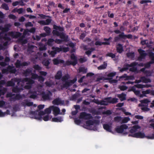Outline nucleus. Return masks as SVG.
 Segmentation results:
<instances>
[{
  "label": "nucleus",
  "instance_id": "nucleus-1",
  "mask_svg": "<svg viewBox=\"0 0 154 154\" xmlns=\"http://www.w3.org/2000/svg\"><path fill=\"white\" fill-rule=\"evenodd\" d=\"M70 75L68 74L65 75L61 78V80L63 82L60 87L61 88H66L67 89L72 84H74L77 81L76 78H74L72 80L68 79L70 78Z\"/></svg>",
  "mask_w": 154,
  "mask_h": 154
},
{
  "label": "nucleus",
  "instance_id": "nucleus-2",
  "mask_svg": "<svg viewBox=\"0 0 154 154\" xmlns=\"http://www.w3.org/2000/svg\"><path fill=\"white\" fill-rule=\"evenodd\" d=\"M45 114V112L41 111L39 112L38 111H31L30 112V115L33 116L32 117L34 119L39 120H41L42 119V116Z\"/></svg>",
  "mask_w": 154,
  "mask_h": 154
},
{
  "label": "nucleus",
  "instance_id": "nucleus-3",
  "mask_svg": "<svg viewBox=\"0 0 154 154\" xmlns=\"http://www.w3.org/2000/svg\"><path fill=\"white\" fill-rule=\"evenodd\" d=\"M133 36L131 34L125 35L123 32H121L120 34H119L117 36H116L114 38V41L115 42H117L119 41L121 39H125L126 38L128 39L132 38Z\"/></svg>",
  "mask_w": 154,
  "mask_h": 154
},
{
  "label": "nucleus",
  "instance_id": "nucleus-4",
  "mask_svg": "<svg viewBox=\"0 0 154 154\" xmlns=\"http://www.w3.org/2000/svg\"><path fill=\"white\" fill-rule=\"evenodd\" d=\"M23 81L26 82V85L24 87V88L26 89H31L32 87V84L35 83L34 81L30 78H25L23 79Z\"/></svg>",
  "mask_w": 154,
  "mask_h": 154
},
{
  "label": "nucleus",
  "instance_id": "nucleus-5",
  "mask_svg": "<svg viewBox=\"0 0 154 154\" xmlns=\"http://www.w3.org/2000/svg\"><path fill=\"white\" fill-rule=\"evenodd\" d=\"M41 95L43 100H51L52 93L50 91L47 90L46 91H42L41 93Z\"/></svg>",
  "mask_w": 154,
  "mask_h": 154
},
{
  "label": "nucleus",
  "instance_id": "nucleus-6",
  "mask_svg": "<svg viewBox=\"0 0 154 154\" xmlns=\"http://www.w3.org/2000/svg\"><path fill=\"white\" fill-rule=\"evenodd\" d=\"M70 59L73 60V61H66L65 63V65L69 66L72 65L73 66H75L78 63V60L76 57L75 55L74 54H72L70 56Z\"/></svg>",
  "mask_w": 154,
  "mask_h": 154
},
{
  "label": "nucleus",
  "instance_id": "nucleus-7",
  "mask_svg": "<svg viewBox=\"0 0 154 154\" xmlns=\"http://www.w3.org/2000/svg\"><path fill=\"white\" fill-rule=\"evenodd\" d=\"M148 55L151 60L145 64L144 66L146 68H150L151 64H154V53L152 52H150L148 53Z\"/></svg>",
  "mask_w": 154,
  "mask_h": 154
},
{
  "label": "nucleus",
  "instance_id": "nucleus-8",
  "mask_svg": "<svg viewBox=\"0 0 154 154\" xmlns=\"http://www.w3.org/2000/svg\"><path fill=\"white\" fill-rule=\"evenodd\" d=\"M128 128V126L125 124H123L120 126H118L115 128V131L118 133H122L124 130Z\"/></svg>",
  "mask_w": 154,
  "mask_h": 154
},
{
  "label": "nucleus",
  "instance_id": "nucleus-9",
  "mask_svg": "<svg viewBox=\"0 0 154 154\" xmlns=\"http://www.w3.org/2000/svg\"><path fill=\"white\" fill-rule=\"evenodd\" d=\"M6 82L5 80H3L0 81V94L1 95H4L7 91V89L5 88H3L2 85L6 84Z\"/></svg>",
  "mask_w": 154,
  "mask_h": 154
},
{
  "label": "nucleus",
  "instance_id": "nucleus-10",
  "mask_svg": "<svg viewBox=\"0 0 154 154\" xmlns=\"http://www.w3.org/2000/svg\"><path fill=\"white\" fill-rule=\"evenodd\" d=\"M80 118L85 120H88L92 119V116L89 113H87L85 112H82L80 114Z\"/></svg>",
  "mask_w": 154,
  "mask_h": 154
},
{
  "label": "nucleus",
  "instance_id": "nucleus-11",
  "mask_svg": "<svg viewBox=\"0 0 154 154\" xmlns=\"http://www.w3.org/2000/svg\"><path fill=\"white\" fill-rule=\"evenodd\" d=\"M128 136L137 138H143L145 137V135L144 133L139 132L134 134H129Z\"/></svg>",
  "mask_w": 154,
  "mask_h": 154
},
{
  "label": "nucleus",
  "instance_id": "nucleus-12",
  "mask_svg": "<svg viewBox=\"0 0 154 154\" xmlns=\"http://www.w3.org/2000/svg\"><path fill=\"white\" fill-rule=\"evenodd\" d=\"M106 102L112 104H115L118 102V99L114 97L112 98L111 97H107L104 98Z\"/></svg>",
  "mask_w": 154,
  "mask_h": 154
},
{
  "label": "nucleus",
  "instance_id": "nucleus-13",
  "mask_svg": "<svg viewBox=\"0 0 154 154\" xmlns=\"http://www.w3.org/2000/svg\"><path fill=\"white\" fill-rule=\"evenodd\" d=\"M138 51L140 54V56L138 58L139 60L141 61L143 59H144L147 55L145 51L143 49H139L138 50Z\"/></svg>",
  "mask_w": 154,
  "mask_h": 154
},
{
  "label": "nucleus",
  "instance_id": "nucleus-14",
  "mask_svg": "<svg viewBox=\"0 0 154 154\" xmlns=\"http://www.w3.org/2000/svg\"><path fill=\"white\" fill-rule=\"evenodd\" d=\"M52 20L50 18L46 19L45 21V20H42L38 21V22L41 25H49L51 22Z\"/></svg>",
  "mask_w": 154,
  "mask_h": 154
},
{
  "label": "nucleus",
  "instance_id": "nucleus-15",
  "mask_svg": "<svg viewBox=\"0 0 154 154\" xmlns=\"http://www.w3.org/2000/svg\"><path fill=\"white\" fill-rule=\"evenodd\" d=\"M29 94H30L29 97L30 98L35 99L37 97V92L35 91H33L32 90L29 89Z\"/></svg>",
  "mask_w": 154,
  "mask_h": 154
},
{
  "label": "nucleus",
  "instance_id": "nucleus-16",
  "mask_svg": "<svg viewBox=\"0 0 154 154\" xmlns=\"http://www.w3.org/2000/svg\"><path fill=\"white\" fill-rule=\"evenodd\" d=\"M51 108L55 116H57L60 113V110L58 107L53 106H51Z\"/></svg>",
  "mask_w": 154,
  "mask_h": 154
},
{
  "label": "nucleus",
  "instance_id": "nucleus-17",
  "mask_svg": "<svg viewBox=\"0 0 154 154\" xmlns=\"http://www.w3.org/2000/svg\"><path fill=\"white\" fill-rule=\"evenodd\" d=\"M12 25L10 23H8L5 24V27H2L1 31L2 33H4L8 32L10 28L11 27Z\"/></svg>",
  "mask_w": 154,
  "mask_h": 154
},
{
  "label": "nucleus",
  "instance_id": "nucleus-18",
  "mask_svg": "<svg viewBox=\"0 0 154 154\" xmlns=\"http://www.w3.org/2000/svg\"><path fill=\"white\" fill-rule=\"evenodd\" d=\"M8 35L13 38H17L19 37V32H9Z\"/></svg>",
  "mask_w": 154,
  "mask_h": 154
},
{
  "label": "nucleus",
  "instance_id": "nucleus-19",
  "mask_svg": "<svg viewBox=\"0 0 154 154\" xmlns=\"http://www.w3.org/2000/svg\"><path fill=\"white\" fill-rule=\"evenodd\" d=\"M117 96L120 99L121 101H123L126 99V94L124 93L117 94Z\"/></svg>",
  "mask_w": 154,
  "mask_h": 154
},
{
  "label": "nucleus",
  "instance_id": "nucleus-20",
  "mask_svg": "<svg viewBox=\"0 0 154 154\" xmlns=\"http://www.w3.org/2000/svg\"><path fill=\"white\" fill-rule=\"evenodd\" d=\"M116 51L118 53H121L123 51V47L122 45L121 44H118L116 45Z\"/></svg>",
  "mask_w": 154,
  "mask_h": 154
},
{
  "label": "nucleus",
  "instance_id": "nucleus-21",
  "mask_svg": "<svg viewBox=\"0 0 154 154\" xmlns=\"http://www.w3.org/2000/svg\"><path fill=\"white\" fill-rule=\"evenodd\" d=\"M10 60V59L9 57H6L5 58V62H0V66L2 67L8 65V64L6 63V62H9Z\"/></svg>",
  "mask_w": 154,
  "mask_h": 154
},
{
  "label": "nucleus",
  "instance_id": "nucleus-22",
  "mask_svg": "<svg viewBox=\"0 0 154 154\" xmlns=\"http://www.w3.org/2000/svg\"><path fill=\"white\" fill-rule=\"evenodd\" d=\"M59 36H60V38L63 39L62 40L63 41L66 42L67 41L68 36L67 35L66 36L64 33L60 32Z\"/></svg>",
  "mask_w": 154,
  "mask_h": 154
},
{
  "label": "nucleus",
  "instance_id": "nucleus-23",
  "mask_svg": "<svg viewBox=\"0 0 154 154\" xmlns=\"http://www.w3.org/2000/svg\"><path fill=\"white\" fill-rule=\"evenodd\" d=\"M138 64V63L136 62H134L131 63L130 64H127L125 67L126 70L128 69L129 68L133 66H136Z\"/></svg>",
  "mask_w": 154,
  "mask_h": 154
},
{
  "label": "nucleus",
  "instance_id": "nucleus-24",
  "mask_svg": "<svg viewBox=\"0 0 154 154\" xmlns=\"http://www.w3.org/2000/svg\"><path fill=\"white\" fill-rule=\"evenodd\" d=\"M54 64L57 65L59 63H64V61L63 60L58 59L57 58H55L53 60Z\"/></svg>",
  "mask_w": 154,
  "mask_h": 154
},
{
  "label": "nucleus",
  "instance_id": "nucleus-25",
  "mask_svg": "<svg viewBox=\"0 0 154 154\" xmlns=\"http://www.w3.org/2000/svg\"><path fill=\"white\" fill-rule=\"evenodd\" d=\"M110 42H101L99 41H97L95 43V45L96 46H101L102 45H110Z\"/></svg>",
  "mask_w": 154,
  "mask_h": 154
},
{
  "label": "nucleus",
  "instance_id": "nucleus-26",
  "mask_svg": "<svg viewBox=\"0 0 154 154\" xmlns=\"http://www.w3.org/2000/svg\"><path fill=\"white\" fill-rule=\"evenodd\" d=\"M62 76V71L61 70L58 71L56 75H55V79L60 80L61 79Z\"/></svg>",
  "mask_w": 154,
  "mask_h": 154
},
{
  "label": "nucleus",
  "instance_id": "nucleus-27",
  "mask_svg": "<svg viewBox=\"0 0 154 154\" xmlns=\"http://www.w3.org/2000/svg\"><path fill=\"white\" fill-rule=\"evenodd\" d=\"M139 128V127L138 125H134L130 130L129 131L131 134H134Z\"/></svg>",
  "mask_w": 154,
  "mask_h": 154
},
{
  "label": "nucleus",
  "instance_id": "nucleus-28",
  "mask_svg": "<svg viewBox=\"0 0 154 154\" xmlns=\"http://www.w3.org/2000/svg\"><path fill=\"white\" fill-rule=\"evenodd\" d=\"M52 103L54 105H59L60 104L62 103H63L60 99L57 98L53 101Z\"/></svg>",
  "mask_w": 154,
  "mask_h": 154
},
{
  "label": "nucleus",
  "instance_id": "nucleus-29",
  "mask_svg": "<svg viewBox=\"0 0 154 154\" xmlns=\"http://www.w3.org/2000/svg\"><path fill=\"white\" fill-rule=\"evenodd\" d=\"M63 121V118L61 117H54L52 119V121L55 122H61Z\"/></svg>",
  "mask_w": 154,
  "mask_h": 154
},
{
  "label": "nucleus",
  "instance_id": "nucleus-30",
  "mask_svg": "<svg viewBox=\"0 0 154 154\" xmlns=\"http://www.w3.org/2000/svg\"><path fill=\"white\" fill-rule=\"evenodd\" d=\"M150 93V89H147L145 91H142V94L140 95V97L142 98L144 97H146V94H149Z\"/></svg>",
  "mask_w": 154,
  "mask_h": 154
},
{
  "label": "nucleus",
  "instance_id": "nucleus-31",
  "mask_svg": "<svg viewBox=\"0 0 154 154\" xmlns=\"http://www.w3.org/2000/svg\"><path fill=\"white\" fill-rule=\"evenodd\" d=\"M103 128L105 129L109 132H111V127L108 124H104L103 125Z\"/></svg>",
  "mask_w": 154,
  "mask_h": 154
},
{
  "label": "nucleus",
  "instance_id": "nucleus-32",
  "mask_svg": "<svg viewBox=\"0 0 154 154\" xmlns=\"http://www.w3.org/2000/svg\"><path fill=\"white\" fill-rule=\"evenodd\" d=\"M8 69H9V72L13 73H15L17 71L14 67L10 65L8 66Z\"/></svg>",
  "mask_w": 154,
  "mask_h": 154
},
{
  "label": "nucleus",
  "instance_id": "nucleus-33",
  "mask_svg": "<svg viewBox=\"0 0 154 154\" xmlns=\"http://www.w3.org/2000/svg\"><path fill=\"white\" fill-rule=\"evenodd\" d=\"M125 30V29L124 26H121L120 27V30L117 29L114 30V32L116 34L121 33L120 31H124Z\"/></svg>",
  "mask_w": 154,
  "mask_h": 154
},
{
  "label": "nucleus",
  "instance_id": "nucleus-34",
  "mask_svg": "<svg viewBox=\"0 0 154 154\" xmlns=\"http://www.w3.org/2000/svg\"><path fill=\"white\" fill-rule=\"evenodd\" d=\"M32 72V71L31 69H27L24 71L23 74L25 76H28L31 74Z\"/></svg>",
  "mask_w": 154,
  "mask_h": 154
},
{
  "label": "nucleus",
  "instance_id": "nucleus-35",
  "mask_svg": "<svg viewBox=\"0 0 154 154\" xmlns=\"http://www.w3.org/2000/svg\"><path fill=\"white\" fill-rule=\"evenodd\" d=\"M42 63L43 65L46 66L47 68H48V66L50 64V62L48 60L45 59L42 61Z\"/></svg>",
  "mask_w": 154,
  "mask_h": 154
},
{
  "label": "nucleus",
  "instance_id": "nucleus-36",
  "mask_svg": "<svg viewBox=\"0 0 154 154\" xmlns=\"http://www.w3.org/2000/svg\"><path fill=\"white\" fill-rule=\"evenodd\" d=\"M107 66V63L105 62H103V64L100 65L97 67L99 70H102L105 69Z\"/></svg>",
  "mask_w": 154,
  "mask_h": 154
},
{
  "label": "nucleus",
  "instance_id": "nucleus-37",
  "mask_svg": "<svg viewBox=\"0 0 154 154\" xmlns=\"http://www.w3.org/2000/svg\"><path fill=\"white\" fill-rule=\"evenodd\" d=\"M22 34L20 32V43H22L23 44H26L28 42V41L27 39H23V38H24L21 36V35Z\"/></svg>",
  "mask_w": 154,
  "mask_h": 154
},
{
  "label": "nucleus",
  "instance_id": "nucleus-38",
  "mask_svg": "<svg viewBox=\"0 0 154 154\" xmlns=\"http://www.w3.org/2000/svg\"><path fill=\"white\" fill-rule=\"evenodd\" d=\"M44 30L46 32L47 34V35H50L51 32V28L47 26H45L44 28Z\"/></svg>",
  "mask_w": 154,
  "mask_h": 154
},
{
  "label": "nucleus",
  "instance_id": "nucleus-39",
  "mask_svg": "<svg viewBox=\"0 0 154 154\" xmlns=\"http://www.w3.org/2000/svg\"><path fill=\"white\" fill-rule=\"evenodd\" d=\"M141 79L143 82L145 83H150L151 82V80L149 79L146 78L144 76L141 77Z\"/></svg>",
  "mask_w": 154,
  "mask_h": 154
},
{
  "label": "nucleus",
  "instance_id": "nucleus-40",
  "mask_svg": "<svg viewBox=\"0 0 154 154\" xmlns=\"http://www.w3.org/2000/svg\"><path fill=\"white\" fill-rule=\"evenodd\" d=\"M130 119L129 117H125L124 118H122L121 120V124L126 123L128 122L130 120Z\"/></svg>",
  "mask_w": 154,
  "mask_h": 154
},
{
  "label": "nucleus",
  "instance_id": "nucleus-41",
  "mask_svg": "<svg viewBox=\"0 0 154 154\" xmlns=\"http://www.w3.org/2000/svg\"><path fill=\"white\" fill-rule=\"evenodd\" d=\"M19 100V94H17L10 98V100L11 101H15L16 100Z\"/></svg>",
  "mask_w": 154,
  "mask_h": 154
},
{
  "label": "nucleus",
  "instance_id": "nucleus-42",
  "mask_svg": "<svg viewBox=\"0 0 154 154\" xmlns=\"http://www.w3.org/2000/svg\"><path fill=\"white\" fill-rule=\"evenodd\" d=\"M106 57H111L114 60H116L115 59H114L116 58V56L115 54H113L112 52L108 53L106 54Z\"/></svg>",
  "mask_w": 154,
  "mask_h": 154
},
{
  "label": "nucleus",
  "instance_id": "nucleus-43",
  "mask_svg": "<svg viewBox=\"0 0 154 154\" xmlns=\"http://www.w3.org/2000/svg\"><path fill=\"white\" fill-rule=\"evenodd\" d=\"M87 72V69L85 67H80L79 69V73L82 72L83 73L85 74Z\"/></svg>",
  "mask_w": 154,
  "mask_h": 154
},
{
  "label": "nucleus",
  "instance_id": "nucleus-44",
  "mask_svg": "<svg viewBox=\"0 0 154 154\" xmlns=\"http://www.w3.org/2000/svg\"><path fill=\"white\" fill-rule=\"evenodd\" d=\"M30 64L29 61L23 62L21 63L20 61V67L21 66H27Z\"/></svg>",
  "mask_w": 154,
  "mask_h": 154
},
{
  "label": "nucleus",
  "instance_id": "nucleus-45",
  "mask_svg": "<svg viewBox=\"0 0 154 154\" xmlns=\"http://www.w3.org/2000/svg\"><path fill=\"white\" fill-rule=\"evenodd\" d=\"M94 48H90L88 51H86L85 52V53L86 54L88 55V56H89L91 54V52L94 51Z\"/></svg>",
  "mask_w": 154,
  "mask_h": 154
},
{
  "label": "nucleus",
  "instance_id": "nucleus-46",
  "mask_svg": "<svg viewBox=\"0 0 154 154\" xmlns=\"http://www.w3.org/2000/svg\"><path fill=\"white\" fill-rule=\"evenodd\" d=\"M122 118L120 116H117L114 118V120L115 122H119L121 121Z\"/></svg>",
  "mask_w": 154,
  "mask_h": 154
},
{
  "label": "nucleus",
  "instance_id": "nucleus-47",
  "mask_svg": "<svg viewBox=\"0 0 154 154\" xmlns=\"http://www.w3.org/2000/svg\"><path fill=\"white\" fill-rule=\"evenodd\" d=\"M7 87L14 86L15 85L14 83L12 81H9L7 82L6 83Z\"/></svg>",
  "mask_w": 154,
  "mask_h": 154
},
{
  "label": "nucleus",
  "instance_id": "nucleus-48",
  "mask_svg": "<svg viewBox=\"0 0 154 154\" xmlns=\"http://www.w3.org/2000/svg\"><path fill=\"white\" fill-rule=\"evenodd\" d=\"M52 49L53 50H54L55 52L59 53L61 51H62V49L61 48H59L57 47H52Z\"/></svg>",
  "mask_w": 154,
  "mask_h": 154
},
{
  "label": "nucleus",
  "instance_id": "nucleus-49",
  "mask_svg": "<svg viewBox=\"0 0 154 154\" xmlns=\"http://www.w3.org/2000/svg\"><path fill=\"white\" fill-rule=\"evenodd\" d=\"M24 104L27 106H30L33 105V103L32 102H29L27 100H26L24 103Z\"/></svg>",
  "mask_w": 154,
  "mask_h": 154
},
{
  "label": "nucleus",
  "instance_id": "nucleus-50",
  "mask_svg": "<svg viewBox=\"0 0 154 154\" xmlns=\"http://www.w3.org/2000/svg\"><path fill=\"white\" fill-rule=\"evenodd\" d=\"M85 124L86 125L87 127L90 126V125H93V120H88L86 121Z\"/></svg>",
  "mask_w": 154,
  "mask_h": 154
},
{
  "label": "nucleus",
  "instance_id": "nucleus-51",
  "mask_svg": "<svg viewBox=\"0 0 154 154\" xmlns=\"http://www.w3.org/2000/svg\"><path fill=\"white\" fill-rule=\"evenodd\" d=\"M38 15L40 17V18L42 19H46L47 17L51 18V17L49 16H46L43 14H38Z\"/></svg>",
  "mask_w": 154,
  "mask_h": 154
},
{
  "label": "nucleus",
  "instance_id": "nucleus-52",
  "mask_svg": "<svg viewBox=\"0 0 154 154\" xmlns=\"http://www.w3.org/2000/svg\"><path fill=\"white\" fill-rule=\"evenodd\" d=\"M12 91L15 93L19 92V88L17 86L14 87L12 89Z\"/></svg>",
  "mask_w": 154,
  "mask_h": 154
},
{
  "label": "nucleus",
  "instance_id": "nucleus-53",
  "mask_svg": "<svg viewBox=\"0 0 154 154\" xmlns=\"http://www.w3.org/2000/svg\"><path fill=\"white\" fill-rule=\"evenodd\" d=\"M2 8L6 10H8L9 9L8 5L5 3L2 4L1 6Z\"/></svg>",
  "mask_w": 154,
  "mask_h": 154
},
{
  "label": "nucleus",
  "instance_id": "nucleus-54",
  "mask_svg": "<svg viewBox=\"0 0 154 154\" xmlns=\"http://www.w3.org/2000/svg\"><path fill=\"white\" fill-rule=\"evenodd\" d=\"M33 67L35 70H40L42 69V67L38 64H36L34 65Z\"/></svg>",
  "mask_w": 154,
  "mask_h": 154
},
{
  "label": "nucleus",
  "instance_id": "nucleus-55",
  "mask_svg": "<svg viewBox=\"0 0 154 154\" xmlns=\"http://www.w3.org/2000/svg\"><path fill=\"white\" fill-rule=\"evenodd\" d=\"M31 79H37L38 78V75L36 74L31 73Z\"/></svg>",
  "mask_w": 154,
  "mask_h": 154
},
{
  "label": "nucleus",
  "instance_id": "nucleus-56",
  "mask_svg": "<svg viewBox=\"0 0 154 154\" xmlns=\"http://www.w3.org/2000/svg\"><path fill=\"white\" fill-rule=\"evenodd\" d=\"M54 41V40L53 38L48 39L47 42V44L48 45H51Z\"/></svg>",
  "mask_w": 154,
  "mask_h": 154
},
{
  "label": "nucleus",
  "instance_id": "nucleus-57",
  "mask_svg": "<svg viewBox=\"0 0 154 154\" xmlns=\"http://www.w3.org/2000/svg\"><path fill=\"white\" fill-rule=\"evenodd\" d=\"M52 110V109L51 108V106L49 108H46L45 110V114L47 113L48 114H49L51 112Z\"/></svg>",
  "mask_w": 154,
  "mask_h": 154
},
{
  "label": "nucleus",
  "instance_id": "nucleus-58",
  "mask_svg": "<svg viewBox=\"0 0 154 154\" xmlns=\"http://www.w3.org/2000/svg\"><path fill=\"white\" fill-rule=\"evenodd\" d=\"M2 39L7 41H10L11 40L10 38L7 36V34H5V36H3Z\"/></svg>",
  "mask_w": 154,
  "mask_h": 154
},
{
  "label": "nucleus",
  "instance_id": "nucleus-59",
  "mask_svg": "<svg viewBox=\"0 0 154 154\" xmlns=\"http://www.w3.org/2000/svg\"><path fill=\"white\" fill-rule=\"evenodd\" d=\"M144 74L147 77L151 76L152 73L150 70H146V71Z\"/></svg>",
  "mask_w": 154,
  "mask_h": 154
},
{
  "label": "nucleus",
  "instance_id": "nucleus-60",
  "mask_svg": "<svg viewBox=\"0 0 154 154\" xmlns=\"http://www.w3.org/2000/svg\"><path fill=\"white\" fill-rule=\"evenodd\" d=\"M120 89L122 91H124L127 90L128 88V87L125 85H122L119 87Z\"/></svg>",
  "mask_w": 154,
  "mask_h": 154
},
{
  "label": "nucleus",
  "instance_id": "nucleus-61",
  "mask_svg": "<svg viewBox=\"0 0 154 154\" xmlns=\"http://www.w3.org/2000/svg\"><path fill=\"white\" fill-rule=\"evenodd\" d=\"M29 32L28 29H26L23 32V34L22 36H21V37L23 38H25L26 35H27L28 34V32Z\"/></svg>",
  "mask_w": 154,
  "mask_h": 154
},
{
  "label": "nucleus",
  "instance_id": "nucleus-62",
  "mask_svg": "<svg viewBox=\"0 0 154 154\" xmlns=\"http://www.w3.org/2000/svg\"><path fill=\"white\" fill-rule=\"evenodd\" d=\"M135 66H132L131 68L129 69V70L132 72H135L137 71V68Z\"/></svg>",
  "mask_w": 154,
  "mask_h": 154
},
{
  "label": "nucleus",
  "instance_id": "nucleus-63",
  "mask_svg": "<svg viewBox=\"0 0 154 154\" xmlns=\"http://www.w3.org/2000/svg\"><path fill=\"white\" fill-rule=\"evenodd\" d=\"M116 72H111L108 74L107 76L108 77L112 78L116 75Z\"/></svg>",
  "mask_w": 154,
  "mask_h": 154
},
{
  "label": "nucleus",
  "instance_id": "nucleus-64",
  "mask_svg": "<svg viewBox=\"0 0 154 154\" xmlns=\"http://www.w3.org/2000/svg\"><path fill=\"white\" fill-rule=\"evenodd\" d=\"M134 93L135 94L139 97H140V95L141 94H140V92L139 90H134L133 91Z\"/></svg>",
  "mask_w": 154,
  "mask_h": 154
}]
</instances>
